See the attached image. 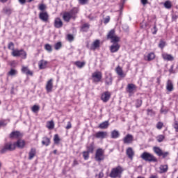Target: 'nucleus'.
I'll return each instance as SVG.
<instances>
[{"instance_id":"obj_13","label":"nucleus","mask_w":178,"mask_h":178,"mask_svg":"<svg viewBox=\"0 0 178 178\" xmlns=\"http://www.w3.org/2000/svg\"><path fill=\"white\" fill-rule=\"evenodd\" d=\"M96 138H106L108 137V132L106 131H98L95 134Z\"/></svg>"},{"instance_id":"obj_27","label":"nucleus","mask_w":178,"mask_h":178,"mask_svg":"<svg viewBox=\"0 0 178 178\" xmlns=\"http://www.w3.org/2000/svg\"><path fill=\"white\" fill-rule=\"evenodd\" d=\"M46 127L49 129V130H52L55 127V123L54 121H48L46 124Z\"/></svg>"},{"instance_id":"obj_26","label":"nucleus","mask_w":178,"mask_h":178,"mask_svg":"<svg viewBox=\"0 0 178 178\" xmlns=\"http://www.w3.org/2000/svg\"><path fill=\"white\" fill-rule=\"evenodd\" d=\"M42 145H45L46 147H48V145L51 144V139H49L48 137H44L42 141Z\"/></svg>"},{"instance_id":"obj_33","label":"nucleus","mask_w":178,"mask_h":178,"mask_svg":"<svg viewBox=\"0 0 178 178\" xmlns=\"http://www.w3.org/2000/svg\"><path fill=\"white\" fill-rule=\"evenodd\" d=\"M87 152L90 154L94 152V143H92L89 146L87 147Z\"/></svg>"},{"instance_id":"obj_21","label":"nucleus","mask_w":178,"mask_h":178,"mask_svg":"<svg viewBox=\"0 0 178 178\" xmlns=\"http://www.w3.org/2000/svg\"><path fill=\"white\" fill-rule=\"evenodd\" d=\"M47 64H48V62L47 60H41L38 63L39 69L40 70L45 69V67H47Z\"/></svg>"},{"instance_id":"obj_9","label":"nucleus","mask_w":178,"mask_h":178,"mask_svg":"<svg viewBox=\"0 0 178 178\" xmlns=\"http://www.w3.org/2000/svg\"><path fill=\"white\" fill-rule=\"evenodd\" d=\"M54 88V79H49L46 83V91L47 92H52Z\"/></svg>"},{"instance_id":"obj_50","label":"nucleus","mask_w":178,"mask_h":178,"mask_svg":"<svg viewBox=\"0 0 178 178\" xmlns=\"http://www.w3.org/2000/svg\"><path fill=\"white\" fill-rule=\"evenodd\" d=\"M8 49H11V51H13L15 50V44L13 42H10L8 44Z\"/></svg>"},{"instance_id":"obj_44","label":"nucleus","mask_w":178,"mask_h":178,"mask_svg":"<svg viewBox=\"0 0 178 178\" xmlns=\"http://www.w3.org/2000/svg\"><path fill=\"white\" fill-rule=\"evenodd\" d=\"M3 12L6 14V15H11L12 13V10L9 8H4L3 9Z\"/></svg>"},{"instance_id":"obj_38","label":"nucleus","mask_w":178,"mask_h":178,"mask_svg":"<svg viewBox=\"0 0 178 178\" xmlns=\"http://www.w3.org/2000/svg\"><path fill=\"white\" fill-rule=\"evenodd\" d=\"M164 8H165V9H170V8H172V2H170V1H167L164 3Z\"/></svg>"},{"instance_id":"obj_56","label":"nucleus","mask_w":178,"mask_h":178,"mask_svg":"<svg viewBox=\"0 0 178 178\" xmlns=\"http://www.w3.org/2000/svg\"><path fill=\"white\" fill-rule=\"evenodd\" d=\"M156 127L159 130H161V129H162V127H163V123L159 122L157 123L156 124Z\"/></svg>"},{"instance_id":"obj_37","label":"nucleus","mask_w":178,"mask_h":178,"mask_svg":"<svg viewBox=\"0 0 178 178\" xmlns=\"http://www.w3.org/2000/svg\"><path fill=\"white\" fill-rule=\"evenodd\" d=\"M155 59V54L154 53H149L147 54V60L149 62L152 60Z\"/></svg>"},{"instance_id":"obj_55","label":"nucleus","mask_w":178,"mask_h":178,"mask_svg":"<svg viewBox=\"0 0 178 178\" xmlns=\"http://www.w3.org/2000/svg\"><path fill=\"white\" fill-rule=\"evenodd\" d=\"M165 45H166V44L165 43V42L163 41V40H161L160 42H159V48H161V49H163V48L165 47Z\"/></svg>"},{"instance_id":"obj_5","label":"nucleus","mask_w":178,"mask_h":178,"mask_svg":"<svg viewBox=\"0 0 178 178\" xmlns=\"http://www.w3.org/2000/svg\"><path fill=\"white\" fill-rule=\"evenodd\" d=\"M95 161L97 162H101V161H104V150L102 149H98L96 151L95 156Z\"/></svg>"},{"instance_id":"obj_11","label":"nucleus","mask_w":178,"mask_h":178,"mask_svg":"<svg viewBox=\"0 0 178 178\" xmlns=\"http://www.w3.org/2000/svg\"><path fill=\"white\" fill-rule=\"evenodd\" d=\"M120 49V44L119 43H113L110 47V51L112 54H115V52H118Z\"/></svg>"},{"instance_id":"obj_14","label":"nucleus","mask_w":178,"mask_h":178,"mask_svg":"<svg viewBox=\"0 0 178 178\" xmlns=\"http://www.w3.org/2000/svg\"><path fill=\"white\" fill-rule=\"evenodd\" d=\"M63 26V22H62V19H60V18H56L54 20V27H56V29H60L62 28Z\"/></svg>"},{"instance_id":"obj_20","label":"nucleus","mask_w":178,"mask_h":178,"mask_svg":"<svg viewBox=\"0 0 178 178\" xmlns=\"http://www.w3.org/2000/svg\"><path fill=\"white\" fill-rule=\"evenodd\" d=\"M22 72L27 76H33V72L30 71L29 67L22 66Z\"/></svg>"},{"instance_id":"obj_30","label":"nucleus","mask_w":178,"mask_h":178,"mask_svg":"<svg viewBox=\"0 0 178 178\" xmlns=\"http://www.w3.org/2000/svg\"><path fill=\"white\" fill-rule=\"evenodd\" d=\"M105 83L106 86L112 85V76L111 75L106 76Z\"/></svg>"},{"instance_id":"obj_6","label":"nucleus","mask_w":178,"mask_h":178,"mask_svg":"<svg viewBox=\"0 0 178 178\" xmlns=\"http://www.w3.org/2000/svg\"><path fill=\"white\" fill-rule=\"evenodd\" d=\"M92 79L95 83H99L102 79V72H95L92 74Z\"/></svg>"},{"instance_id":"obj_23","label":"nucleus","mask_w":178,"mask_h":178,"mask_svg":"<svg viewBox=\"0 0 178 178\" xmlns=\"http://www.w3.org/2000/svg\"><path fill=\"white\" fill-rule=\"evenodd\" d=\"M115 72L117 74L120 76V77H124V74H123V70L122 69V67H120V66H118L115 68Z\"/></svg>"},{"instance_id":"obj_28","label":"nucleus","mask_w":178,"mask_h":178,"mask_svg":"<svg viewBox=\"0 0 178 178\" xmlns=\"http://www.w3.org/2000/svg\"><path fill=\"white\" fill-rule=\"evenodd\" d=\"M109 126V122L105 121L99 125V129H108Z\"/></svg>"},{"instance_id":"obj_8","label":"nucleus","mask_w":178,"mask_h":178,"mask_svg":"<svg viewBox=\"0 0 178 178\" xmlns=\"http://www.w3.org/2000/svg\"><path fill=\"white\" fill-rule=\"evenodd\" d=\"M13 145L15 147V149H16V147H17V148L23 149V148H24V146L26 145V142L24 140L19 139L17 142L14 143Z\"/></svg>"},{"instance_id":"obj_1","label":"nucleus","mask_w":178,"mask_h":178,"mask_svg":"<svg viewBox=\"0 0 178 178\" xmlns=\"http://www.w3.org/2000/svg\"><path fill=\"white\" fill-rule=\"evenodd\" d=\"M123 168H122L120 165H118L111 169L109 176L111 178L121 177L122 173H123Z\"/></svg>"},{"instance_id":"obj_32","label":"nucleus","mask_w":178,"mask_h":178,"mask_svg":"<svg viewBox=\"0 0 178 178\" xmlns=\"http://www.w3.org/2000/svg\"><path fill=\"white\" fill-rule=\"evenodd\" d=\"M159 169L161 173H166L168 172V165H161Z\"/></svg>"},{"instance_id":"obj_62","label":"nucleus","mask_w":178,"mask_h":178,"mask_svg":"<svg viewBox=\"0 0 178 178\" xmlns=\"http://www.w3.org/2000/svg\"><path fill=\"white\" fill-rule=\"evenodd\" d=\"M154 31L152 32V34H156L157 31H158V29L156 28V25L154 26Z\"/></svg>"},{"instance_id":"obj_53","label":"nucleus","mask_w":178,"mask_h":178,"mask_svg":"<svg viewBox=\"0 0 178 178\" xmlns=\"http://www.w3.org/2000/svg\"><path fill=\"white\" fill-rule=\"evenodd\" d=\"M67 38L68 41H70V42H72V41H74V37L72 34H68L67 36Z\"/></svg>"},{"instance_id":"obj_63","label":"nucleus","mask_w":178,"mask_h":178,"mask_svg":"<svg viewBox=\"0 0 178 178\" xmlns=\"http://www.w3.org/2000/svg\"><path fill=\"white\" fill-rule=\"evenodd\" d=\"M77 165H79V161H77V160H74L73 163H72V166H77Z\"/></svg>"},{"instance_id":"obj_3","label":"nucleus","mask_w":178,"mask_h":178,"mask_svg":"<svg viewBox=\"0 0 178 178\" xmlns=\"http://www.w3.org/2000/svg\"><path fill=\"white\" fill-rule=\"evenodd\" d=\"M9 151H15V145L12 143L4 144V146L0 150V154H6Z\"/></svg>"},{"instance_id":"obj_12","label":"nucleus","mask_w":178,"mask_h":178,"mask_svg":"<svg viewBox=\"0 0 178 178\" xmlns=\"http://www.w3.org/2000/svg\"><path fill=\"white\" fill-rule=\"evenodd\" d=\"M134 137L131 134H127L124 138V144H131L133 143Z\"/></svg>"},{"instance_id":"obj_15","label":"nucleus","mask_w":178,"mask_h":178,"mask_svg":"<svg viewBox=\"0 0 178 178\" xmlns=\"http://www.w3.org/2000/svg\"><path fill=\"white\" fill-rule=\"evenodd\" d=\"M126 154L129 159L133 160V158H134V150H133V148L128 147Z\"/></svg>"},{"instance_id":"obj_31","label":"nucleus","mask_w":178,"mask_h":178,"mask_svg":"<svg viewBox=\"0 0 178 178\" xmlns=\"http://www.w3.org/2000/svg\"><path fill=\"white\" fill-rule=\"evenodd\" d=\"M74 65H76V66H77V67H79V69H81L86 65V62L76 61L74 63Z\"/></svg>"},{"instance_id":"obj_54","label":"nucleus","mask_w":178,"mask_h":178,"mask_svg":"<svg viewBox=\"0 0 178 178\" xmlns=\"http://www.w3.org/2000/svg\"><path fill=\"white\" fill-rule=\"evenodd\" d=\"M147 115H149V116H154V115H155V112H154V111H152V109H147Z\"/></svg>"},{"instance_id":"obj_64","label":"nucleus","mask_w":178,"mask_h":178,"mask_svg":"<svg viewBox=\"0 0 178 178\" xmlns=\"http://www.w3.org/2000/svg\"><path fill=\"white\" fill-rule=\"evenodd\" d=\"M20 5H25L26 4V0H18Z\"/></svg>"},{"instance_id":"obj_42","label":"nucleus","mask_w":178,"mask_h":178,"mask_svg":"<svg viewBox=\"0 0 178 178\" xmlns=\"http://www.w3.org/2000/svg\"><path fill=\"white\" fill-rule=\"evenodd\" d=\"M44 49H46L47 52H52V46L49 44H46L44 45Z\"/></svg>"},{"instance_id":"obj_40","label":"nucleus","mask_w":178,"mask_h":178,"mask_svg":"<svg viewBox=\"0 0 178 178\" xmlns=\"http://www.w3.org/2000/svg\"><path fill=\"white\" fill-rule=\"evenodd\" d=\"M22 52V50H13L12 52L13 56H20V54Z\"/></svg>"},{"instance_id":"obj_29","label":"nucleus","mask_w":178,"mask_h":178,"mask_svg":"<svg viewBox=\"0 0 178 178\" xmlns=\"http://www.w3.org/2000/svg\"><path fill=\"white\" fill-rule=\"evenodd\" d=\"M120 136V134H119V131L113 130L111 132V138H118Z\"/></svg>"},{"instance_id":"obj_2","label":"nucleus","mask_w":178,"mask_h":178,"mask_svg":"<svg viewBox=\"0 0 178 178\" xmlns=\"http://www.w3.org/2000/svg\"><path fill=\"white\" fill-rule=\"evenodd\" d=\"M140 157L143 161H145V162H158V159L155 156L147 152H144Z\"/></svg>"},{"instance_id":"obj_22","label":"nucleus","mask_w":178,"mask_h":178,"mask_svg":"<svg viewBox=\"0 0 178 178\" xmlns=\"http://www.w3.org/2000/svg\"><path fill=\"white\" fill-rule=\"evenodd\" d=\"M71 17H72V19H76V15L79 13V9L74 8L72 10H71L70 12H68Z\"/></svg>"},{"instance_id":"obj_45","label":"nucleus","mask_w":178,"mask_h":178,"mask_svg":"<svg viewBox=\"0 0 178 178\" xmlns=\"http://www.w3.org/2000/svg\"><path fill=\"white\" fill-rule=\"evenodd\" d=\"M156 140H157L158 143H162V141H163V140H165V136H163V135H159L156 137Z\"/></svg>"},{"instance_id":"obj_41","label":"nucleus","mask_w":178,"mask_h":178,"mask_svg":"<svg viewBox=\"0 0 178 178\" xmlns=\"http://www.w3.org/2000/svg\"><path fill=\"white\" fill-rule=\"evenodd\" d=\"M88 29H90V24H84L81 27L82 31H88Z\"/></svg>"},{"instance_id":"obj_35","label":"nucleus","mask_w":178,"mask_h":178,"mask_svg":"<svg viewBox=\"0 0 178 178\" xmlns=\"http://www.w3.org/2000/svg\"><path fill=\"white\" fill-rule=\"evenodd\" d=\"M115 30H111L109 33L107 35V38H109L110 40H112L115 37Z\"/></svg>"},{"instance_id":"obj_16","label":"nucleus","mask_w":178,"mask_h":178,"mask_svg":"<svg viewBox=\"0 0 178 178\" xmlns=\"http://www.w3.org/2000/svg\"><path fill=\"white\" fill-rule=\"evenodd\" d=\"M63 19L64 22H67V23H69V22H70V19H73V17L69 12H65L63 13Z\"/></svg>"},{"instance_id":"obj_60","label":"nucleus","mask_w":178,"mask_h":178,"mask_svg":"<svg viewBox=\"0 0 178 178\" xmlns=\"http://www.w3.org/2000/svg\"><path fill=\"white\" fill-rule=\"evenodd\" d=\"M140 2L143 6H145L148 3V0H140Z\"/></svg>"},{"instance_id":"obj_47","label":"nucleus","mask_w":178,"mask_h":178,"mask_svg":"<svg viewBox=\"0 0 178 178\" xmlns=\"http://www.w3.org/2000/svg\"><path fill=\"white\" fill-rule=\"evenodd\" d=\"M38 111H40V106H39L34 105L32 107V112H33V113H37V112H38Z\"/></svg>"},{"instance_id":"obj_18","label":"nucleus","mask_w":178,"mask_h":178,"mask_svg":"<svg viewBox=\"0 0 178 178\" xmlns=\"http://www.w3.org/2000/svg\"><path fill=\"white\" fill-rule=\"evenodd\" d=\"M166 90L167 91H169L170 92H172L173 91L174 88H173V82H172L171 80H168L167 84H166Z\"/></svg>"},{"instance_id":"obj_17","label":"nucleus","mask_w":178,"mask_h":178,"mask_svg":"<svg viewBox=\"0 0 178 178\" xmlns=\"http://www.w3.org/2000/svg\"><path fill=\"white\" fill-rule=\"evenodd\" d=\"M136 88V85L133 83H129L127 85V92H129V94H133V91H134Z\"/></svg>"},{"instance_id":"obj_43","label":"nucleus","mask_w":178,"mask_h":178,"mask_svg":"<svg viewBox=\"0 0 178 178\" xmlns=\"http://www.w3.org/2000/svg\"><path fill=\"white\" fill-rule=\"evenodd\" d=\"M83 159H85V161H87V159H88L90 158V153L89 152H83Z\"/></svg>"},{"instance_id":"obj_4","label":"nucleus","mask_w":178,"mask_h":178,"mask_svg":"<svg viewBox=\"0 0 178 178\" xmlns=\"http://www.w3.org/2000/svg\"><path fill=\"white\" fill-rule=\"evenodd\" d=\"M153 151L154 154H156V155H158V156H163V159L169 156V152H163V151H162V149L159 147H154Z\"/></svg>"},{"instance_id":"obj_10","label":"nucleus","mask_w":178,"mask_h":178,"mask_svg":"<svg viewBox=\"0 0 178 178\" xmlns=\"http://www.w3.org/2000/svg\"><path fill=\"white\" fill-rule=\"evenodd\" d=\"M101 99L103 102H108L111 99V92L108 91L104 92L102 94Z\"/></svg>"},{"instance_id":"obj_48","label":"nucleus","mask_w":178,"mask_h":178,"mask_svg":"<svg viewBox=\"0 0 178 178\" xmlns=\"http://www.w3.org/2000/svg\"><path fill=\"white\" fill-rule=\"evenodd\" d=\"M54 48L56 51H58V49H60V48H62V42H58L56 43V44L54 45Z\"/></svg>"},{"instance_id":"obj_25","label":"nucleus","mask_w":178,"mask_h":178,"mask_svg":"<svg viewBox=\"0 0 178 178\" xmlns=\"http://www.w3.org/2000/svg\"><path fill=\"white\" fill-rule=\"evenodd\" d=\"M162 58L164 59V60H173V56L170 54H162Z\"/></svg>"},{"instance_id":"obj_57","label":"nucleus","mask_w":178,"mask_h":178,"mask_svg":"<svg viewBox=\"0 0 178 178\" xmlns=\"http://www.w3.org/2000/svg\"><path fill=\"white\" fill-rule=\"evenodd\" d=\"M81 5H86L88 3L89 0H78Z\"/></svg>"},{"instance_id":"obj_51","label":"nucleus","mask_w":178,"mask_h":178,"mask_svg":"<svg viewBox=\"0 0 178 178\" xmlns=\"http://www.w3.org/2000/svg\"><path fill=\"white\" fill-rule=\"evenodd\" d=\"M143 105V100L141 99H137L136 103V108H140Z\"/></svg>"},{"instance_id":"obj_58","label":"nucleus","mask_w":178,"mask_h":178,"mask_svg":"<svg viewBox=\"0 0 178 178\" xmlns=\"http://www.w3.org/2000/svg\"><path fill=\"white\" fill-rule=\"evenodd\" d=\"M110 20H111V17L107 16V17L104 19V24H107V23H108V22H110Z\"/></svg>"},{"instance_id":"obj_52","label":"nucleus","mask_w":178,"mask_h":178,"mask_svg":"<svg viewBox=\"0 0 178 178\" xmlns=\"http://www.w3.org/2000/svg\"><path fill=\"white\" fill-rule=\"evenodd\" d=\"M39 10L44 12L47 9V6L45 4H40L38 8Z\"/></svg>"},{"instance_id":"obj_61","label":"nucleus","mask_w":178,"mask_h":178,"mask_svg":"<svg viewBox=\"0 0 178 178\" xmlns=\"http://www.w3.org/2000/svg\"><path fill=\"white\" fill-rule=\"evenodd\" d=\"M174 128L175 129L176 131L178 132V122L176 121L174 124Z\"/></svg>"},{"instance_id":"obj_39","label":"nucleus","mask_w":178,"mask_h":178,"mask_svg":"<svg viewBox=\"0 0 178 178\" xmlns=\"http://www.w3.org/2000/svg\"><path fill=\"white\" fill-rule=\"evenodd\" d=\"M17 74V71L15 69H11L8 73V76H16Z\"/></svg>"},{"instance_id":"obj_36","label":"nucleus","mask_w":178,"mask_h":178,"mask_svg":"<svg viewBox=\"0 0 178 178\" xmlns=\"http://www.w3.org/2000/svg\"><path fill=\"white\" fill-rule=\"evenodd\" d=\"M119 41H120V38H119L118 36L115 35L111 38V42L113 44H118V42H119Z\"/></svg>"},{"instance_id":"obj_24","label":"nucleus","mask_w":178,"mask_h":178,"mask_svg":"<svg viewBox=\"0 0 178 178\" xmlns=\"http://www.w3.org/2000/svg\"><path fill=\"white\" fill-rule=\"evenodd\" d=\"M22 136V134H20V132L16 131H13L10 134V138H19V137H20Z\"/></svg>"},{"instance_id":"obj_19","label":"nucleus","mask_w":178,"mask_h":178,"mask_svg":"<svg viewBox=\"0 0 178 178\" xmlns=\"http://www.w3.org/2000/svg\"><path fill=\"white\" fill-rule=\"evenodd\" d=\"M35 154H37V150L35 148H31L29 153V161H31L35 156Z\"/></svg>"},{"instance_id":"obj_59","label":"nucleus","mask_w":178,"mask_h":178,"mask_svg":"<svg viewBox=\"0 0 178 178\" xmlns=\"http://www.w3.org/2000/svg\"><path fill=\"white\" fill-rule=\"evenodd\" d=\"M65 129L67 130H69V129H72V122H68L67 126L65 127Z\"/></svg>"},{"instance_id":"obj_7","label":"nucleus","mask_w":178,"mask_h":178,"mask_svg":"<svg viewBox=\"0 0 178 178\" xmlns=\"http://www.w3.org/2000/svg\"><path fill=\"white\" fill-rule=\"evenodd\" d=\"M39 19L42 20V22H48V19H49V15L47 11H42L39 13Z\"/></svg>"},{"instance_id":"obj_49","label":"nucleus","mask_w":178,"mask_h":178,"mask_svg":"<svg viewBox=\"0 0 178 178\" xmlns=\"http://www.w3.org/2000/svg\"><path fill=\"white\" fill-rule=\"evenodd\" d=\"M54 141L55 144H58L59 141H60V138H59V136L58 134L54 136Z\"/></svg>"},{"instance_id":"obj_46","label":"nucleus","mask_w":178,"mask_h":178,"mask_svg":"<svg viewBox=\"0 0 178 178\" xmlns=\"http://www.w3.org/2000/svg\"><path fill=\"white\" fill-rule=\"evenodd\" d=\"M20 56L22 59H26L27 58V53L24 50L21 49Z\"/></svg>"},{"instance_id":"obj_34","label":"nucleus","mask_w":178,"mask_h":178,"mask_svg":"<svg viewBox=\"0 0 178 178\" xmlns=\"http://www.w3.org/2000/svg\"><path fill=\"white\" fill-rule=\"evenodd\" d=\"M97 48H99V40H95L92 46V49L95 50Z\"/></svg>"}]
</instances>
